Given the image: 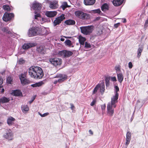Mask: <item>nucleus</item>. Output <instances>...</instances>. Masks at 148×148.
Segmentation results:
<instances>
[{"mask_svg": "<svg viewBox=\"0 0 148 148\" xmlns=\"http://www.w3.org/2000/svg\"><path fill=\"white\" fill-rule=\"evenodd\" d=\"M64 43L66 45L68 46L69 47H73V46H71L72 45L71 42L70 40H66L64 42Z\"/></svg>", "mask_w": 148, "mask_h": 148, "instance_id": "obj_33", "label": "nucleus"}, {"mask_svg": "<svg viewBox=\"0 0 148 148\" xmlns=\"http://www.w3.org/2000/svg\"><path fill=\"white\" fill-rule=\"evenodd\" d=\"M107 109L108 115L111 116H113L114 113V109L107 108Z\"/></svg>", "mask_w": 148, "mask_h": 148, "instance_id": "obj_26", "label": "nucleus"}, {"mask_svg": "<svg viewBox=\"0 0 148 148\" xmlns=\"http://www.w3.org/2000/svg\"><path fill=\"white\" fill-rule=\"evenodd\" d=\"M19 61L21 63H23L24 62V60H23L22 59H21L19 60Z\"/></svg>", "mask_w": 148, "mask_h": 148, "instance_id": "obj_57", "label": "nucleus"}, {"mask_svg": "<svg viewBox=\"0 0 148 148\" xmlns=\"http://www.w3.org/2000/svg\"><path fill=\"white\" fill-rule=\"evenodd\" d=\"M89 132L90 134L92 135L93 134V132H92V131L90 130H89Z\"/></svg>", "mask_w": 148, "mask_h": 148, "instance_id": "obj_55", "label": "nucleus"}, {"mask_svg": "<svg viewBox=\"0 0 148 148\" xmlns=\"http://www.w3.org/2000/svg\"><path fill=\"white\" fill-rule=\"evenodd\" d=\"M70 105L71 106V109L73 110L75 108L73 104L72 103H71Z\"/></svg>", "mask_w": 148, "mask_h": 148, "instance_id": "obj_52", "label": "nucleus"}, {"mask_svg": "<svg viewBox=\"0 0 148 148\" xmlns=\"http://www.w3.org/2000/svg\"><path fill=\"white\" fill-rule=\"evenodd\" d=\"M3 83V80L0 76V85H1Z\"/></svg>", "mask_w": 148, "mask_h": 148, "instance_id": "obj_53", "label": "nucleus"}, {"mask_svg": "<svg viewBox=\"0 0 148 148\" xmlns=\"http://www.w3.org/2000/svg\"><path fill=\"white\" fill-rule=\"evenodd\" d=\"M3 136L8 140H12L13 138V134L12 131L10 129L5 130V132L3 135Z\"/></svg>", "mask_w": 148, "mask_h": 148, "instance_id": "obj_8", "label": "nucleus"}, {"mask_svg": "<svg viewBox=\"0 0 148 148\" xmlns=\"http://www.w3.org/2000/svg\"><path fill=\"white\" fill-rule=\"evenodd\" d=\"M0 87H1V89L0 90V94H2L4 91V89L3 88H1V86Z\"/></svg>", "mask_w": 148, "mask_h": 148, "instance_id": "obj_50", "label": "nucleus"}, {"mask_svg": "<svg viewBox=\"0 0 148 148\" xmlns=\"http://www.w3.org/2000/svg\"><path fill=\"white\" fill-rule=\"evenodd\" d=\"M84 3L86 5H93L95 2V0H84Z\"/></svg>", "mask_w": 148, "mask_h": 148, "instance_id": "obj_17", "label": "nucleus"}, {"mask_svg": "<svg viewBox=\"0 0 148 148\" xmlns=\"http://www.w3.org/2000/svg\"><path fill=\"white\" fill-rule=\"evenodd\" d=\"M147 81H148V79H147Z\"/></svg>", "mask_w": 148, "mask_h": 148, "instance_id": "obj_61", "label": "nucleus"}, {"mask_svg": "<svg viewBox=\"0 0 148 148\" xmlns=\"http://www.w3.org/2000/svg\"><path fill=\"white\" fill-rule=\"evenodd\" d=\"M60 40L62 41H64V39L63 38H61L60 39Z\"/></svg>", "mask_w": 148, "mask_h": 148, "instance_id": "obj_58", "label": "nucleus"}, {"mask_svg": "<svg viewBox=\"0 0 148 148\" xmlns=\"http://www.w3.org/2000/svg\"><path fill=\"white\" fill-rule=\"evenodd\" d=\"M131 133L130 132H128L126 134V138L131 139Z\"/></svg>", "mask_w": 148, "mask_h": 148, "instance_id": "obj_39", "label": "nucleus"}, {"mask_svg": "<svg viewBox=\"0 0 148 148\" xmlns=\"http://www.w3.org/2000/svg\"><path fill=\"white\" fill-rule=\"evenodd\" d=\"M125 0H113L112 3L115 6H118L121 5L124 2Z\"/></svg>", "mask_w": 148, "mask_h": 148, "instance_id": "obj_16", "label": "nucleus"}, {"mask_svg": "<svg viewBox=\"0 0 148 148\" xmlns=\"http://www.w3.org/2000/svg\"><path fill=\"white\" fill-rule=\"evenodd\" d=\"M143 49V47L141 46L139 47L137 51V57L138 58L140 57L141 53L142 52Z\"/></svg>", "mask_w": 148, "mask_h": 148, "instance_id": "obj_25", "label": "nucleus"}, {"mask_svg": "<svg viewBox=\"0 0 148 148\" xmlns=\"http://www.w3.org/2000/svg\"><path fill=\"white\" fill-rule=\"evenodd\" d=\"M96 101L95 100H93L90 103V105L92 106H93L96 103Z\"/></svg>", "mask_w": 148, "mask_h": 148, "instance_id": "obj_45", "label": "nucleus"}, {"mask_svg": "<svg viewBox=\"0 0 148 148\" xmlns=\"http://www.w3.org/2000/svg\"><path fill=\"white\" fill-rule=\"evenodd\" d=\"M15 119L12 117H9L7 120V123L9 125H12L14 122Z\"/></svg>", "mask_w": 148, "mask_h": 148, "instance_id": "obj_27", "label": "nucleus"}, {"mask_svg": "<svg viewBox=\"0 0 148 148\" xmlns=\"http://www.w3.org/2000/svg\"><path fill=\"white\" fill-rule=\"evenodd\" d=\"M14 16V14L13 13H8L6 12L3 16V19L5 21H8L10 20Z\"/></svg>", "mask_w": 148, "mask_h": 148, "instance_id": "obj_13", "label": "nucleus"}, {"mask_svg": "<svg viewBox=\"0 0 148 148\" xmlns=\"http://www.w3.org/2000/svg\"><path fill=\"white\" fill-rule=\"evenodd\" d=\"M81 32L85 35L90 34L94 29V27L92 26H82L80 27Z\"/></svg>", "mask_w": 148, "mask_h": 148, "instance_id": "obj_4", "label": "nucleus"}, {"mask_svg": "<svg viewBox=\"0 0 148 148\" xmlns=\"http://www.w3.org/2000/svg\"><path fill=\"white\" fill-rule=\"evenodd\" d=\"M2 31L5 32L9 34H11V32L9 30V28L8 27H3L2 29Z\"/></svg>", "mask_w": 148, "mask_h": 148, "instance_id": "obj_34", "label": "nucleus"}, {"mask_svg": "<svg viewBox=\"0 0 148 148\" xmlns=\"http://www.w3.org/2000/svg\"><path fill=\"white\" fill-rule=\"evenodd\" d=\"M19 78L23 85H27L30 83V81L26 78L25 74H21L19 75Z\"/></svg>", "mask_w": 148, "mask_h": 148, "instance_id": "obj_11", "label": "nucleus"}, {"mask_svg": "<svg viewBox=\"0 0 148 148\" xmlns=\"http://www.w3.org/2000/svg\"><path fill=\"white\" fill-rule=\"evenodd\" d=\"M57 14V12L55 11L47 12L46 15L48 17H52L54 16Z\"/></svg>", "mask_w": 148, "mask_h": 148, "instance_id": "obj_18", "label": "nucleus"}, {"mask_svg": "<svg viewBox=\"0 0 148 148\" xmlns=\"http://www.w3.org/2000/svg\"><path fill=\"white\" fill-rule=\"evenodd\" d=\"M108 9V6L106 3H104L101 7V9L102 11H105Z\"/></svg>", "mask_w": 148, "mask_h": 148, "instance_id": "obj_30", "label": "nucleus"}, {"mask_svg": "<svg viewBox=\"0 0 148 148\" xmlns=\"http://www.w3.org/2000/svg\"><path fill=\"white\" fill-rule=\"evenodd\" d=\"M41 5L36 2H34L32 6L31 7V10L33 9L35 11V12L34 15L35 19L38 21L39 23L42 24L46 21V19L43 18L41 17L40 14L39 13H37V12H39L41 10Z\"/></svg>", "mask_w": 148, "mask_h": 148, "instance_id": "obj_2", "label": "nucleus"}, {"mask_svg": "<svg viewBox=\"0 0 148 148\" xmlns=\"http://www.w3.org/2000/svg\"><path fill=\"white\" fill-rule=\"evenodd\" d=\"M115 89V95L113 96L112 97L118 99L119 97V94L118 92L119 90V88L118 86H116L114 87Z\"/></svg>", "mask_w": 148, "mask_h": 148, "instance_id": "obj_23", "label": "nucleus"}, {"mask_svg": "<svg viewBox=\"0 0 148 148\" xmlns=\"http://www.w3.org/2000/svg\"><path fill=\"white\" fill-rule=\"evenodd\" d=\"M75 14L76 17L83 20L88 19L90 17V14L81 11H76L75 12Z\"/></svg>", "mask_w": 148, "mask_h": 148, "instance_id": "obj_5", "label": "nucleus"}, {"mask_svg": "<svg viewBox=\"0 0 148 148\" xmlns=\"http://www.w3.org/2000/svg\"><path fill=\"white\" fill-rule=\"evenodd\" d=\"M117 78L118 81L120 83H121L124 79V76L122 73H117Z\"/></svg>", "mask_w": 148, "mask_h": 148, "instance_id": "obj_22", "label": "nucleus"}, {"mask_svg": "<svg viewBox=\"0 0 148 148\" xmlns=\"http://www.w3.org/2000/svg\"><path fill=\"white\" fill-rule=\"evenodd\" d=\"M78 39L79 41L80 45H84V42L86 40L85 38L81 36H79V37Z\"/></svg>", "mask_w": 148, "mask_h": 148, "instance_id": "obj_21", "label": "nucleus"}, {"mask_svg": "<svg viewBox=\"0 0 148 148\" xmlns=\"http://www.w3.org/2000/svg\"><path fill=\"white\" fill-rule=\"evenodd\" d=\"M115 69L116 71H119L120 70V68L119 67H116Z\"/></svg>", "mask_w": 148, "mask_h": 148, "instance_id": "obj_54", "label": "nucleus"}, {"mask_svg": "<svg viewBox=\"0 0 148 148\" xmlns=\"http://www.w3.org/2000/svg\"><path fill=\"white\" fill-rule=\"evenodd\" d=\"M100 87V91L102 94L103 93L105 90V85L104 82H102L99 84Z\"/></svg>", "mask_w": 148, "mask_h": 148, "instance_id": "obj_28", "label": "nucleus"}, {"mask_svg": "<svg viewBox=\"0 0 148 148\" xmlns=\"http://www.w3.org/2000/svg\"><path fill=\"white\" fill-rule=\"evenodd\" d=\"M106 105L105 104H103L101 105V108L102 110H104L106 108Z\"/></svg>", "mask_w": 148, "mask_h": 148, "instance_id": "obj_47", "label": "nucleus"}, {"mask_svg": "<svg viewBox=\"0 0 148 148\" xmlns=\"http://www.w3.org/2000/svg\"><path fill=\"white\" fill-rule=\"evenodd\" d=\"M3 9L6 10H7L8 11H10V7L8 5H4L3 6Z\"/></svg>", "mask_w": 148, "mask_h": 148, "instance_id": "obj_40", "label": "nucleus"}, {"mask_svg": "<svg viewBox=\"0 0 148 148\" xmlns=\"http://www.w3.org/2000/svg\"><path fill=\"white\" fill-rule=\"evenodd\" d=\"M34 46V44L32 43H25L23 46V49H26Z\"/></svg>", "mask_w": 148, "mask_h": 148, "instance_id": "obj_19", "label": "nucleus"}, {"mask_svg": "<svg viewBox=\"0 0 148 148\" xmlns=\"http://www.w3.org/2000/svg\"><path fill=\"white\" fill-rule=\"evenodd\" d=\"M128 66L130 69H131L133 66V65L132 63L131 62H130L128 63Z\"/></svg>", "mask_w": 148, "mask_h": 148, "instance_id": "obj_46", "label": "nucleus"}, {"mask_svg": "<svg viewBox=\"0 0 148 148\" xmlns=\"http://www.w3.org/2000/svg\"><path fill=\"white\" fill-rule=\"evenodd\" d=\"M10 99L8 98H7L5 97H3L0 98V103H5L8 102Z\"/></svg>", "mask_w": 148, "mask_h": 148, "instance_id": "obj_20", "label": "nucleus"}, {"mask_svg": "<svg viewBox=\"0 0 148 148\" xmlns=\"http://www.w3.org/2000/svg\"><path fill=\"white\" fill-rule=\"evenodd\" d=\"M36 96H34L32 98L31 101H29V103L30 104L32 102L34 101V100L35 99Z\"/></svg>", "mask_w": 148, "mask_h": 148, "instance_id": "obj_48", "label": "nucleus"}, {"mask_svg": "<svg viewBox=\"0 0 148 148\" xmlns=\"http://www.w3.org/2000/svg\"><path fill=\"white\" fill-rule=\"evenodd\" d=\"M120 23H117L115 24L114 25V27L116 28H117L120 25Z\"/></svg>", "mask_w": 148, "mask_h": 148, "instance_id": "obj_49", "label": "nucleus"}, {"mask_svg": "<svg viewBox=\"0 0 148 148\" xmlns=\"http://www.w3.org/2000/svg\"><path fill=\"white\" fill-rule=\"evenodd\" d=\"M64 23L67 25H74L75 24V22L73 20L69 19L65 21Z\"/></svg>", "mask_w": 148, "mask_h": 148, "instance_id": "obj_24", "label": "nucleus"}, {"mask_svg": "<svg viewBox=\"0 0 148 148\" xmlns=\"http://www.w3.org/2000/svg\"><path fill=\"white\" fill-rule=\"evenodd\" d=\"M13 95L15 96H20L22 95V93L21 90H16L13 92Z\"/></svg>", "mask_w": 148, "mask_h": 148, "instance_id": "obj_29", "label": "nucleus"}, {"mask_svg": "<svg viewBox=\"0 0 148 148\" xmlns=\"http://www.w3.org/2000/svg\"><path fill=\"white\" fill-rule=\"evenodd\" d=\"M58 54L59 56L67 57L71 56L73 54V53L69 51L64 50L59 51Z\"/></svg>", "mask_w": 148, "mask_h": 148, "instance_id": "obj_9", "label": "nucleus"}, {"mask_svg": "<svg viewBox=\"0 0 148 148\" xmlns=\"http://www.w3.org/2000/svg\"><path fill=\"white\" fill-rule=\"evenodd\" d=\"M65 18L64 15L63 14L56 18L53 22L54 26H56L57 25H59L61 22Z\"/></svg>", "mask_w": 148, "mask_h": 148, "instance_id": "obj_12", "label": "nucleus"}, {"mask_svg": "<svg viewBox=\"0 0 148 148\" xmlns=\"http://www.w3.org/2000/svg\"><path fill=\"white\" fill-rule=\"evenodd\" d=\"M118 102V99L112 97L111 99V101L108 103L107 108H114L116 106V103Z\"/></svg>", "mask_w": 148, "mask_h": 148, "instance_id": "obj_10", "label": "nucleus"}, {"mask_svg": "<svg viewBox=\"0 0 148 148\" xmlns=\"http://www.w3.org/2000/svg\"><path fill=\"white\" fill-rule=\"evenodd\" d=\"M84 47L87 48H90L91 47V45L90 43L87 42H85Z\"/></svg>", "mask_w": 148, "mask_h": 148, "instance_id": "obj_37", "label": "nucleus"}, {"mask_svg": "<svg viewBox=\"0 0 148 148\" xmlns=\"http://www.w3.org/2000/svg\"><path fill=\"white\" fill-rule=\"evenodd\" d=\"M148 24V18L147 19L145 23V25H147Z\"/></svg>", "mask_w": 148, "mask_h": 148, "instance_id": "obj_56", "label": "nucleus"}, {"mask_svg": "<svg viewBox=\"0 0 148 148\" xmlns=\"http://www.w3.org/2000/svg\"><path fill=\"white\" fill-rule=\"evenodd\" d=\"M131 139H128V138H126V142L125 143V145L126 146H128V145L129 144Z\"/></svg>", "mask_w": 148, "mask_h": 148, "instance_id": "obj_43", "label": "nucleus"}, {"mask_svg": "<svg viewBox=\"0 0 148 148\" xmlns=\"http://www.w3.org/2000/svg\"><path fill=\"white\" fill-rule=\"evenodd\" d=\"M37 51L41 54H44L45 53L46 50L43 46H40L37 48Z\"/></svg>", "mask_w": 148, "mask_h": 148, "instance_id": "obj_15", "label": "nucleus"}, {"mask_svg": "<svg viewBox=\"0 0 148 148\" xmlns=\"http://www.w3.org/2000/svg\"><path fill=\"white\" fill-rule=\"evenodd\" d=\"M99 88H100V85L99 84H98L94 89L92 94H95L97 92Z\"/></svg>", "mask_w": 148, "mask_h": 148, "instance_id": "obj_35", "label": "nucleus"}, {"mask_svg": "<svg viewBox=\"0 0 148 148\" xmlns=\"http://www.w3.org/2000/svg\"><path fill=\"white\" fill-rule=\"evenodd\" d=\"M126 19H124V21H123V23H125L126 22Z\"/></svg>", "mask_w": 148, "mask_h": 148, "instance_id": "obj_60", "label": "nucleus"}, {"mask_svg": "<svg viewBox=\"0 0 148 148\" xmlns=\"http://www.w3.org/2000/svg\"><path fill=\"white\" fill-rule=\"evenodd\" d=\"M58 1H51L50 2L49 6L50 8L52 9H56L58 7Z\"/></svg>", "mask_w": 148, "mask_h": 148, "instance_id": "obj_14", "label": "nucleus"}, {"mask_svg": "<svg viewBox=\"0 0 148 148\" xmlns=\"http://www.w3.org/2000/svg\"><path fill=\"white\" fill-rule=\"evenodd\" d=\"M7 81L8 83L11 84V82L12 81V78L10 77H8L7 79Z\"/></svg>", "mask_w": 148, "mask_h": 148, "instance_id": "obj_41", "label": "nucleus"}, {"mask_svg": "<svg viewBox=\"0 0 148 148\" xmlns=\"http://www.w3.org/2000/svg\"><path fill=\"white\" fill-rule=\"evenodd\" d=\"M55 77L59 78L58 80L54 81L53 83L56 84L57 83H61L67 79V76L65 74H59L57 75Z\"/></svg>", "mask_w": 148, "mask_h": 148, "instance_id": "obj_7", "label": "nucleus"}, {"mask_svg": "<svg viewBox=\"0 0 148 148\" xmlns=\"http://www.w3.org/2000/svg\"><path fill=\"white\" fill-rule=\"evenodd\" d=\"M68 6L67 3L66 2H64L62 5L60 7L63 10H64L65 8Z\"/></svg>", "mask_w": 148, "mask_h": 148, "instance_id": "obj_36", "label": "nucleus"}, {"mask_svg": "<svg viewBox=\"0 0 148 148\" xmlns=\"http://www.w3.org/2000/svg\"><path fill=\"white\" fill-rule=\"evenodd\" d=\"M28 73L30 77L34 78L40 79L44 75L41 68L37 66L30 67L29 69Z\"/></svg>", "mask_w": 148, "mask_h": 148, "instance_id": "obj_1", "label": "nucleus"}, {"mask_svg": "<svg viewBox=\"0 0 148 148\" xmlns=\"http://www.w3.org/2000/svg\"><path fill=\"white\" fill-rule=\"evenodd\" d=\"M110 78L109 77H106L105 79L106 85L107 87L109 86V81Z\"/></svg>", "mask_w": 148, "mask_h": 148, "instance_id": "obj_38", "label": "nucleus"}, {"mask_svg": "<svg viewBox=\"0 0 148 148\" xmlns=\"http://www.w3.org/2000/svg\"><path fill=\"white\" fill-rule=\"evenodd\" d=\"M38 114H39V115H40L42 117V114H41L40 113V112H38Z\"/></svg>", "mask_w": 148, "mask_h": 148, "instance_id": "obj_59", "label": "nucleus"}, {"mask_svg": "<svg viewBox=\"0 0 148 148\" xmlns=\"http://www.w3.org/2000/svg\"><path fill=\"white\" fill-rule=\"evenodd\" d=\"M43 84V82H41L32 84L31 85V86L33 87H39L41 86Z\"/></svg>", "mask_w": 148, "mask_h": 148, "instance_id": "obj_32", "label": "nucleus"}, {"mask_svg": "<svg viewBox=\"0 0 148 148\" xmlns=\"http://www.w3.org/2000/svg\"><path fill=\"white\" fill-rule=\"evenodd\" d=\"M49 60L50 63L55 66L60 65L62 63V59L58 58H51Z\"/></svg>", "mask_w": 148, "mask_h": 148, "instance_id": "obj_6", "label": "nucleus"}, {"mask_svg": "<svg viewBox=\"0 0 148 148\" xmlns=\"http://www.w3.org/2000/svg\"><path fill=\"white\" fill-rule=\"evenodd\" d=\"M94 12L95 13L100 14L101 12V11L100 9H98L96 10H93Z\"/></svg>", "mask_w": 148, "mask_h": 148, "instance_id": "obj_44", "label": "nucleus"}, {"mask_svg": "<svg viewBox=\"0 0 148 148\" xmlns=\"http://www.w3.org/2000/svg\"><path fill=\"white\" fill-rule=\"evenodd\" d=\"M42 29L41 27H33L29 29L27 34L29 37H32L42 33Z\"/></svg>", "mask_w": 148, "mask_h": 148, "instance_id": "obj_3", "label": "nucleus"}, {"mask_svg": "<svg viewBox=\"0 0 148 148\" xmlns=\"http://www.w3.org/2000/svg\"><path fill=\"white\" fill-rule=\"evenodd\" d=\"M109 78L112 81H116V78L115 76L114 77H110Z\"/></svg>", "mask_w": 148, "mask_h": 148, "instance_id": "obj_42", "label": "nucleus"}, {"mask_svg": "<svg viewBox=\"0 0 148 148\" xmlns=\"http://www.w3.org/2000/svg\"><path fill=\"white\" fill-rule=\"evenodd\" d=\"M49 114V113L48 112H47L45 113L42 114V117H45Z\"/></svg>", "mask_w": 148, "mask_h": 148, "instance_id": "obj_51", "label": "nucleus"}, {"mask_svg": "<svg viewBox=\"0 0 148 148\" xmlns=\"http://www.w3.org/2000/svg\"><path fill=\"white\" fill-rule=\"evenodd\" d=\"M22 110L23 112L28 111L29 110L28 106L27 105H23L22 106Z\"/></svg>", "mask_w": 148, "mask_h": 148, "instance_id": "obj_31", "label": "nucleus"}]
</instances>
